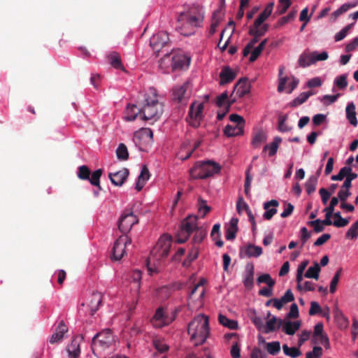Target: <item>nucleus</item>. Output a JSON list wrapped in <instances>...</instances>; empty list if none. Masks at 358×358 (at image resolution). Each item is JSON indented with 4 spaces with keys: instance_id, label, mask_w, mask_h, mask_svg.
<instances>
[{
    "instance_id": "f257e3e1",
    "label": "nucleus",
    "mask_w": 358,
    "mask_h": 358,
    "mask_svg": "<svg viewBox=\"0 0 358 358\" xmlns=\"http://www.w3.org/2000/svg\"><path fill=\"white\" fill-rule=\"evenodd\" d=\"M203 19V8L192 6L178 15L176 29L183 36H191L195 33L196 28L202 26Z\"/></svg>"
},
{
    "instance_id": "f03ea898",
    "label": "nucleus",
    "mask_w": 358,
    "mask_h": 358,
    "mask_svg": "<svg viewBox=\"0 0 358 358\" xmlns=\"http://www.w3.org/2000/svg\"><path fill=\"white\" fill-rule=\"evenodd\" d=\"M145 103L141 108L144 120H157L164 112V103L159 99L157 90L150 88L145 95Z\"/></svg>"
},
{
    "instance_id": "7ed1b4c3",
    "label": "nucleus",
    "mask_w": 358,
    "mask_h": 358,
    "mask_svg": "<svg viewBox=\"0 0 358 358\" xmlns=\"http://www.w3.org/2000/svg\"><path fill=\"white\" fill-rule=\"evenodd\" d=\"M187 333L195 346L203 345L210 334L208 317L203 314L195 317L189 323Z\"/></svg>"
},
{
    "instance_id": "20e7f679",
    "label": "nucleus",
    "mask_w": 358,
    "mask_h": 358,
    "mask_svg": "<svg viewBox=\"0 0 358 358\" xmlns=\"http://www.w3.org/2000/svg\"><path fill=\"white\" fill-rule=\"evenodd\" d=\"M221 166L214 161L196 162L189 170V176L192 180L206 179L220 173Z\"/></svg>"
},
{
    "instance_id": "39448f33",
    "label": "nucleus",
    "mask_w": 358,
    "mask_h": 358,
    "mask_svg": "<svg viewBox=\"0 0 358 358\" xmlns=\"http://www.w3.org/2000/svg\"><path fill=\"white\" fill-rule=\"evenodd\" d=\"M172 243V238L168 234H164L158 240L156 245L150 253V257L148 259L147 266L150 273L158 272L156 268L150 266V262L152 259L157 261L162 260L169 255Z\"/></svg>"
},
{
    "instance_id": "423d86ee",
    "label": "nucleus",
    "mask_w": 358,
    "mask_h": 358,
    "mask_svg": "<svg viewBox=\"0 0 358 358\" xmlns=\"http://www.w3.org/2000/svg\"><path fill=\"white\" fill-rule=\"evenodd\" d=\"M115 342L114 336L110 329H105L96 334L92 341V350L94 354H100L108 349Z\"/></svg>"
},
{
    "instance_id": "0eeeda50",
    "label": "nucleus",
    "mask_w": 358,
    "mask_h": 358,
    "mask_svg": "<svg viewBox=\"0 0 358 358\" xmlns=\"http://www.w3.org/2000/svg\"><path fill=\"white\" fill-rule=\"evenodd\" d=\"M197 228V217L194 215L187 217L182 221L176 235V242L178 243H185Z\"/></svg>"
},
{
    "instance_id": "6e6552de",
    "label": "nucleus",
    "mask_w": 358,
    "mask_h": 358,
    "mask_svg": "<svg viewBox=\"0 0 358 358\" xmlns=\"http://www.w3.org/2000/svg\"><path fill=\"white\" fill-rule=\"evenodd\" d=\"M102 173V169H99L91 174L90 169L85 165H82L78 167L77 176L79 179L83 180H89L91 185L98 187L99 189H101L100 178Z\"/></svg>"
},
{
    "instance_id": "1a4fd4ad",
    "label": "nucleus",
    "mask_w": 358,
    "mask_h": 358,
    "mask_svg": "<svg viewBox=\"0 0 358 358\" xmlns=\"http://www.w3.org/2000/svg\"><path fill=\"white\" fill-rule=\"evenodd\" d=\"M204 109V103L199 102H193L189 107L187 121L189 124L197 128L200 126L201 121L203 119V112Z\"/></svg>"
},
{
    "instance_id": "9d476101",
    "label": "nucleus",
    "mask_w": 358,
    "mask_h": 358,
    "mask_svg": "<svg viewBox=\"0 0 358 358\" xmlns=\"http://www.w3.org/2000/svg\"><path fill=\"white\" fill-rule=\"evenodd\" d=\"M153 139L152 131L149 128H142L134 134L133 141L135 145L141 150H145V147L150 145Z\"/></svg>"
},
{
    "instance_id": "9b49d317",
    "label": "nucleus",
    "mask_w": 358,
    "mask_h": 358,
    "mask_svg": "<svg viewBox=\"0 0 358 358\" xmlns=\"http://www.w3.org/2000/svg\"><path fill=\"white\" fill-rule=\"evenodd\" d=\"M131 244V238L127 236H120L114 243L112 250V259L120 260L126 254L125 248Z\"/></svg>"
},
{
    "instance_id": "f8f14e48",
    "label": "nucleus",
    "mask_w": 358,
    "mask_h": 358,
    "mask_svg": "<svg viewBox=\"0 0 358 358\" xmlns=\"http://www.w3.org/2000/svg\"><path fill=\"white\" fill-rule=\"evenodd\" d=\"M173 100L178 103H186L191 95L190 84L188 81L173 88Z\"/></svg>"
},
{
    "instance_id": "ddd939ff",
    "label": "nucleus",
    "mask_w": 358,
    "mask_h": 358,
    "mask_svg": "<svg viewBox=\"0 0 358 358\" xmlns=\"http://www.w3.org/2000/svg\"><path fill=\"white\" fill-rule=\"evenodd\" d=\"M138 222V217L132 212H124L119 220L118 228L122 233L127 234Z\"/></svg>"
},
{
    "instance_id": "4468645a",
    "label": "nucleus",
    "mask_w": 358,
    "mask_h": 358,
    "mask_svg": "<svg viewBox=\"0 0 358 358\" xmlns=\"http://www.w3.org/2000/svg\"><path fill=\"white\" fill-rule=\"evenodd\" d=\"M169 37L166 31H160L152 35L150 39V45L156 52H159L163 48L169 45Z\"/></svg>"
},
{
    "instance_id": "2eb2a0df",
    "label": "nucleus",
    "mask_w": 358,
    "mask_h": 358,
    "mask_svg": "<svg viewBox=\"0 0 358 358\" xmlns=\"http://www.w3.org/2000/svg\"><path fill=\"white\" fill-rule=\"evenodd\" d=\"M129 174V171L127 168H123L118 171L110 173L108 178L111 182L115 186H122L127 180Z\"/></svg>"
},
{
    "instance_id": "dca6fc26",
    "label": "nucleus",
    "mask_w": 358,
    "mask_h": 358,
    "mask_svg": "<svg viewBox=\"0 0 358 358\" xmlns=\"http://www.w3.org/2000/svg\"><path fill=\"white\" fill-rule=\"evenodd\" d=\"M190 59L184 55L172 56V71L180 70L189 66Z\"/></svg>"
},
{
    "instance_id": "f3484780",
    "label": "nucleus",
    "mask_w": 358,
    "mask_h": 358,
    "mask_svg": "<svg viewBox=\"0 0 358 358\" xmlns=\"http://www.w3.org/2000/svg\"><path fill=\"white\" fill-rule=\"evenodd\" d=\"M234 91L239 97H243L250 92V84L247 78H242L234 86Z\"/></svg>"
},
{
    "instance_id": "a211bd4d",
    "label": "nucleus",
    "mask_w": 358,
    "mask_h": 358,
    "mask_svg": "<svg viewBox=\"0 0 358 358\" xmlns=\"http://www.w3.org/2000/svg\"><path fill=\"white\" fill-rule=\"evenodd\" d=\"M236 76V73L233 71L229 66H224L220 73V85H224L231 83L235 79Z\"/></svg>"
},
{
    "instance_id": "6ab92c4d",
    "label": "nucleus",
    "mask_w": 358,
    "mask_h": 358,
    "mask_svg": "<svg viewBox=\"0 0 358 358\" xmlns=\"http://www.w3.org/2000/svg\"><path fill=\"white\" fill-rule=\"evenodd\" d=\"M279 205V203L277 200L272 199L269 201H267L264 203V208L265 209V212L263 215V217L265 220H271L273 216L276 214L277 209L276 207H278Z\"/></svg>"
},
{
    "instance_id": "aec40b11",
    "label": "nucleus",
    "mask_w": 358,
    "mask_h": 358,
    "mask_svg": "<svg viewBox=\"0 0 358 358\" xmlns=\"http://www.w3.org/2000/svg\"><path fill=\"white\" fill-rule=\"evenodd\" d=\"M82 340L83 337L81 336H75L72 339L71 344L67 348V351L70 357L78 358L80 353V344Z\"/></svg>"
},
{
    "instance_id": "412c9836",
    "label": "nucleus",
    "mask_w": 358,
    "mask_h": 358,
    "mask_svg": "<svg viewBox=\"0 0 358 358\" xmlns=\"http://www.w3.org/2000/svg\"><path fill=\"white\" fill-rule=\"evenodd\" d=\"M68 328L66 327L64 322L62 320L57 327L56 328L55 332L52 335L50 338V343L52 344H55L60 342L63 337L64 334L67 332Z\"/></svg>"
},
{
    "instance_id": "4be33fe9",
    "label": "nucleus",
    "mask_w": 358,
    "mask_h": 358,
    "mask_svg": "<svg viewBox=\"0 0 358 358\" xmlns=\"http://www.w3.org/2000/svg\"><path fill=\"white\" fill-rule=\"evenodd\" d=\"M102 302V294L99 292H93L90 297L88 306L90 308L91 315H94V313L99 309Z\"/></svg>"
},
{
    "instance_id": "5701e85b",
    "label": "nucleus",
    "mask_w": 358,
    "mask_h": 358,
    "mask_svg": "<svg viewBox=\"0 0 358 358\" xmlns=\"http://www.w3.org/2000/svg\"><path fill=\"white\" fill-rule=\"evenodd\" d=\"M294 300V294L291 289H287L280 299H273V306L278 310H280L285 303Z\"/></svg>"
},
{
    "instance_id": "b1692460",
    "label": "nucleus",
    "mask_w": 358,
    "mask_h": 358,
    "mask_svg": "<svg viewBox=\"0 0 358 358\" xmlns=\"http://www.w3.org/2000/svg\"><path fill=\"white\" fill-rule=\"evenodd\" d=\"M255 268L252 264H248L245 267V274L243 284L246 289H251L253 287Z\"/></svg>"
},
{
    "instance_id": "393cba45",
    "label": "nucleus",
    "mask_w": 358,
    "mask_h": 358,
    "mask_svg": "<svg viewBox=\"0 0 358 358\" xmlns=\"http://www.w3.org/2000/svg\"><path fill=\"white\" fill-rule=\"evenodd\" d=\"M282 324V320L278 319L275 316H273L269 320L266 322V324L264 326V329H263V332L265 334L273 332L279 329Z\"/></svg>"
},
{
    "instance_id": "a878e982",
    "label": "nucleus",
    "mask_w": 358,
    "mask_h": 358,
    "mask_svg": "<svg viewBox=\"0 0 358 358\" xmlns=\"http://www.w3.org/2000/svg\"><path fill=\"white\" fill-rule=\"evenodd\" d=\"M266 139V133L262 129H258L252 134L251 145L254 148H259Z\"/></svg>"
},
{
    "instance_id": "bb28decb",
    "label": "nucleus",
    "mask_w": 358,
    "mask_h": 358,
    "mask_svg": "<svg viewBox=\"0 0 358 358\" xmlns=\"http://www.w3.org/2000/svg\"><path fill=\"white\" fill-rule=\"evenodd\" d=\"M243 251L248 257H258L262 254V248L253 244H248L241 249V252Z\"/></svg>"
},
{
    "instance_id": "cd10ccee",
    "label": "nucleus",
    "mask_w": 358,
    "mask_h": 358,
    "mask_svg": "<svg viewBox=\"0 0 358 358\" xmlns=\"http://www.w3.org/2000/svg\"><path fill=\"white\" fill-rule=\"evenodd\" d=\"M238 222L237 218H232L230 220L229 225L227 229L225 237L227 240L231 241L236 237V234L238 231Z\"/></svg>"
},
{
    "instance_id": "c85d7f7f",
    "label": "nucleus",
    "mask_w": 358,
    "mask_h": 358,
    "mask_svg": "<svg viewBox=\"0 0 358 358\" xmlns=\"http://www.w3.org/2000/svg\"><path fill=\"white\" fill-rule=\"evenodd\" d=\"M244 133V128L241 125H227L224 129V134L227 137L241 136Z\"/></svg>"
},
{
    "instance_id": "c756f323",
    "label": "nucleus",
    "mask_w": 358,
    "mask_h": 358,
    "mask_svg": "<svg viewBox=\"0 0 358 358\" xmlns=\"http://www.w3.org/2000/svg\"><path fill=\"white\" fill-rule=\"evenodd\" d=\"M345 113L346 118L349 122L354 127H356L357 125V120L356 117L355 106L353 102L348 103L345 108Z\"/></svg>"
},
{
    "instance_id": "7c9ffc66",
    "label": "nucleus",
    "mask_w": 358,
    "mask_h": 358,
    "mask_svg": "<svg viewBox=\"0 0 358 358\" xmlns=\"http://www.w3.org/2000/svg\"><path fill=\"white\" fill-rule=\"evenodd\" d=\"M274 3H269L264 8V11L261 13L258 17L255 20V26H260L263 22L270 16L273 8Z\"/></svg>"
},
{
    "instance_id": "2f4dec72",
    "label": "nucleus",
    "mask_w": 358,
    "mask_h": 358,
    "mask_svg": "<svg viewBox=\"0 0 358 358\" xmlns=\"http://www.w3.org/2000/svg\"><path fill=\"white\" fill-rule=\"evenodd\" d=\"M313 64V52L305 51L299 57V64L301 67H306Z\"/></svg>"
},
{
    "instance_id": "473e14b6",
    "label": "nucleus",
    "mask_w": 358,
    "mask_h": 358,
    "mask_svg": "<svg viewBox=\"0 0 358 358\" xmlns=\"http://www.w3.org/2000/svg\"><path fill=\"white\" fill-rule=\"evenodd\" d=\"M138 113H141V108H138L134 104H129L125 110L124 119L127 121H133L136 118Z\"/></svg>"
},
{
    "instance_id": "72a5a7b5",
    "label": "nucleus",
    "mask_w": 358,
    "mask_h": 358,
    "mask_svg": "<svg viewBox=\"0 0 358 358\" xmlns=\"http://www.w3.org/2000/svg\"><path fill=\"white\" fill-rule=\"evenodd\" d=\"M300 322H283L282 331L288 335H293L299 329Z\"/></svg>"
},
{
    "instance_id": "f704fd0d",
    "label": "nucleus",
    "mask_w": 358,
    "mask_h": 358,
    "mask_svg": "<svg viewBox=\"0 0 358 358\" xmlns=\"http://www.w3.org/2000/svg\"><path fill=\"white\" fill-rule=\"evenodd\" d=\"M282 139L280 137H275L271 143L266 145L264 147L263 152L268 150V155L270 157L275 155L277 152L279 144L280 143Z\"/></svg>"
},
{
    "instance_id": "c9c22d12",
    "label": "nucleus",
    "mask_w": 358,
    "mask_h": 358,
    "mask_svg": "<svg viewBox=\"0 0 358 358\" xmlns=\"http://www.w3.org/2000/svg\"><path fill=\"white\" fill-rule=\"evenodd\" d=\"M159 67L166 73L172 71V56L170 54H166L164 57L161 59Z\"/></svg>"
},
{
    "instance_id": "e433bc0d",
    "label": "nucleus",
    "mask_w": 358,
    "mask_h": 358,
    "mask_svg": "<svg viewBox=\"0 0 358 358\" xmlns=\"http://www.w3.org/2000/svg\"><path fill=\"white\" fill-rule=\"evenodd\" d=\"M218 320L220 324L225 327H228L230 329H236L238 328V323L236 321L230 320L222 314L219 315Z\"/></svg>"
},
{
    "instance_id": "4c0bfd02",
    "label": "nucleus",
    "mask_w": 358,
    "mask_h": 358,
    "mask_svg": "<svg viewBox=\"0 0 358 358\" xmlns=\"http://www.w3.org/2000/svg\"><path fill=\"white\" fill-rule=\"evenodd\" d=\"M268 25L266 24H262L260 26H255V22L252 27L250 28L249 34L250 35H257V36H262L266 32L268 31Z\"/></svg>"
},
{
    "instance_id": "58836bf2",
    "label": "nucleus",
    "mask_w": 358,
    "mask_h": 358,
    "mask_svg": "<svg viewBox=\"0 0 358 358\" xmlns=\"http://www.w3.org/2000/svg\"><path fill=\"white\" fill-rule=\"evenodd\" d=\"M108 62L115 69H123L122 64L121 62L120 56L116 52L110 53L108 56Z\"/></svg>"
},
{
    "instance_id": "ea45409f",
    "label": "nucleus",
    "mask_w": 358,
    "mask_h": 358,
    "mask_svg": "<svg viewBox=\"0 0 358 358\" xmlns=\"http://www.w3.org/2000/svg\"><path fill=\"white\" fill-rule=\"evenodd\" d=\"M355 6H357L356 2L343 3L339 8L332 13L331 16L334 20H336L341 15L347 12L349 9L355 8Z\"/></svg>"
},
{
    "instance_id": "a19ab883",
    "label": "nucleus",
    "mask_w": 358,
    "mask_h": 358,
    "mask_svg": "<svg viewBox=\"0 0 358 358\" xmlns=\"http://www.w3.org/2000/svg\"><path fill=\"white\" fill-rule=\"evenodd\" d=\"M330 310L328 306L321 307L320 304L315 302V315H318L327 319V321L330 319Z\"/></svg>"
},
{
    "instance_id": "79ce46f5",
    "label": "nucleus",
    "mask_w": 358,
    "mask_h": 358,
    "mask_svg": "<svg viewBox=\"0 0 358 358\" xmlns=\"http://www.w3.org/2000/svg\"><path fill=\"white\" fill-rule=\"evenodd\" d=\"M234 102V100H228V94L227 92L222 93L216 99V105L220 108H226L227 103H230L231 106Z\"/></svg>"
},
{
    "instance_id": "37998d69",
    "label": "nucleus",
    "mask_w": 358,
    "mask_h": 358,
    "mask_svg": "<svg viewBox=\"0 0 358 358\" xmlns=\"http://www.w3.org/2000/svg\"><path fill=\"white\" fill-rule=\"evenodd\" d=\"M315 345H321L324 347L325 349L330 348L329 339L326 333H320L316 336V342Z\"/></svg>"
},
{
    "instance_id": "c03bdc74",
    "label": "nucleus",
    "mask_w": 358,
    "mask_h": 358,
    "mask_svg": "<svg viewBox=\"0 0 358 358\" xmlns=\"http://www.w3.org/2000/svg\"><path fill=\"white\" fill-rule=\"evenodd\" d=\"M358 237V220L353 223L345 233L347 239L355 240Z\"/></svg>"
},
{
    "instance_id": "a18cd8bd",
    "label": "nucleus",
    "mask_w": 358,
    "mask_h": 358,
    "mask_svg": "<svg viewBox=\"0 0 358 358\" xmlns=\"http://www.w3.org/2000/svg\"><path fill=\"white\" fill-rule=\"evenodd\" d=\"M117 157L120 160H127L129 158V152L127 146L120 143L116 150Z\"/></svg>"
},
{
    "instance_id": "49530a36",
    "label": "nucleus",
    "mask_w": 358,
    "mask_h": 358,
    "mask_svg": "<svg viewBox=\"0 0 358 358\" xmlns=\"http://www.w3.org/2000/svg\"><path fill=\"white\" fill-rule=\"evenodd\" d=\"M192 242L194 245L198 243H201L206 236L207 232L205 229L198 227L195 231Z\"/></svg>"
},
{
    "instance_id": "de8ad7c7",
    "label": "nucleus",
    "mask_w": 358,
    "mask_h": 358,
    "mask_svg": "<svg viewBox=\"0 0 358 358\" xmlns=\"http://www.w3.org/2000/svg\"><path fill=\"white\" fill-rule=\"evenodd\" d=\"M340 96V94L334 95H324L322 96L317 97V99L324 106H329L334 103L338 98Z\"/></svg>"
},
{
    "instance_id": "09e8293b",
    "label": "nucleus",
    "mask_w": 358,
    "mask_h": 358,
    "mask_svg": "<svg viewBox=\"0 0 358 358\" xmlns=\"http://www.w3.org/2000/svg\"><path fill=\"white\" fill-rule=\"evenodd\" d=\"M312 95V91L301 93L298 97L294 99L291 103V106H297L304 103L308 98Z\"/></svg>"
},
{
    "instance_id": "8fccbe9b",
    "label": "nucleus",
    "mask_w": 358,
    "mask_h": 358,
    "mask_svg": "<svg viewBox=\"0 0 358 358\" xmlns=\"http://www.w3.org/2000/svg\"><path fill=\"white\" fill-rule=\"evenodd\" d=\"M282 350L284 353L287 355L290 356L292 358H296L301 355V352L300 350L296 347L289 348L287 345H282Z\"/></svg>"
},
{
    "instance_id": "3c124183",
    "label": "nucleus",
    "mask_w": 358,
    "mask_h": 358,
    "mask_svg": "<svg viewBox=\"0 0 358 358\" xmlns=\"http://www.w3.org/2000/svg\"><path fill=\"white\" fill-rule=\"evenodd\" d=\"M258 284L265 283L270 287H273L275 280L272 279L268 273H264L259 275L257 280Z\"/></svg>"
},
{
    "instance_id": "603ef678",
    "label": "nucleus",
    "mask_w": 358,
    "mask_h": 358,
    "mask_svg": "<svg viewBox=\"0 0 358 358\" xmlns=\"http://www.w3.org/2000/svg\"><path fill=\"white\" fill-rule=\"evenodd\" d=\"M153 321L161 322L162 325H166L169 323L166 317L164 315V309L162 308H159L156 310L155 314L153 316Z\"/></svg>"
},
{
    "instance_id": "864d4df0",
    "label": "nucleus",
    "mask_w": 358,
    "mask_h": 358,
    "mask_svg": "<svg viewBox=\"0 0 358 358\" xmlns=\"http://www.w3.org/2000/svg\"><path fill=\"white\" fill-rule=\"evenodd\" d=\"M266 344L268 352L272 355H275L280 350V344L278 341H273Z\"/></svg>"
},
{
    "instance_id": "5fc2aeb1",
    "label": "nucleus",
    "mask_w": 358,
    "mask_h": 358,
    "mask_svg": "<svg viewBox=\"0 0 358 358\" xmlns=\"http://www.w3.org/2000/svg\"><path fill=\"white\" fill-rule=\"evenodd\" d=\"M354 25V23L351 24H348L343 27L341 31H339L338 33L336 34L334 36L335 41L338 42L346 37L348 35V33L349 30L351 29V27Z\"/></svg>"
},
{
    "instance_id": "6e6d98bb",
    "label": "nucleus",
    "mask_w": 358,
    "mask_h": 358,
    "mask_svg": "<svg viewBox=\"0 0 358 358\" xmlns=\"http://www.w3.org/2000/svg\"><path fill=\"white\" fill-rule=\"evenodd\" d=\"M342 271V268H339L336 273L334 274L333 278L331 280L330 286H329V292L333 294L336 290V286L339 281L340 275Z\"/></svg>"
},
{
    "instance_id": "4d7b16f0",
    "label": "nucleus",
    "mask_w": 358,
    "mask_h": 358,
    "mask_svg": "<svg viewBox=\"0 0 358 358\" xmlns=\"http://www.w3.org/2000/svg\"><path fill=\"white\" fill-rule=\"evenodd\" d=\"M336 85L340 90H343L348 86L347 76L345 74L338 76L334 80Z\"/></svg>"
},
{
    "instance_id": "13d9d810",
    "label": "nucleus",
    "mask_w": 358,
    "mask_h": 358,
    "mask_svg": "<svg viewBox=\"0 0 358 358\" xmlns=\"http://www.w3.org/2000/svg\"><path fill=\"white\" fill-rule=\"evenodd\" d=\"M291 4L292 2L290 0H279V4L277 7L278 13L280 15L285 13Z\"/></svg>"
},
{
    "instance_id": "bf43d9fd",
    "label": "nucleus",
    "mask_w": 358,
    "mask_h": 358,
    "mask_svg": "<svg viewBox=\"0 0 358 358\" xmlns=\"http://www.w3.org/2000/svg\"><path fill=\"white\" fill-rule=\"evenodd\" d=\"M297 287L300 290L312 291L313 290V284L309 281H303V276H301L300 283L297 282Z\"/></svg>"
},
{
    "instance_id": "052dcab7",
    "label": "nucleus",
    "mask_w": 358,
    "mask_h": 358,
    "mask_svg": "<svg viewBox=\"0 0 358 358\" xmlns=\"http://www.w3.org/2000/svg\"><path fill=\"white\" fill-rule=\"evenodd\" d=\"M308 264V260H303L298 266L296 273V282L300 283L301 276L303 275V272Z\"/></svg>"
},
{
    "instance_id": "680f3d73",
    "label": "nucleus",
    "mask_w": 358,
    "mask_h": 358,
    "mask_svg": "<svg viewBox=\"0 0 358 358\" xmlns=\"http://www.w3.org/2000/svg\"><path fill=\"white\" fill-rule=\"evenodd\" d=\"M296 13L297 11L294 10L289 12L287 15L281 17L278 22V25L282 26L288 22L292 20L296 17Z\"/></svg>"
},
{
    "instance_id": "e2e57ef3",
    "label": "nucleus",
    "mask_w": 358,
    "mask_h": 358,
    "mask_svg": "<svg viewBox=\"0 0 358 358\" xmlns=\"http://www.w3.org/2000/svg\"><path fill=\"white\" fill-rule=\"evenodd\" d=\"M153 345L157 352L162 354L166 352L169 350V346L166 344L157 340L153 341Z\"/></svg>"
},
{
    "instance_id": "0e129e2a",
    "label": "nucleus",
    "mask_w": 358,
    "mask_h": 358,
    "mask_svg": "<svg viewBox=\"0 0 358 358\" xmlns=\"http://www.w3.org/2000/svg\"><path fill=\"white\" fill-rule=\"evenodd\" d=\"M229 120L236 123V125H241L242 128H244L245 122L242 116L238 114H231L229 116Z\"/></svg>"
},
{
    "instance_id": "69168bd1",
    "label": "nucleus",
    "mask_w": 358,
    "mask_h": 358,
    "mask_svg": "<svg viewBox=\"0 0 358 358\" xmlns=\"http://www.w3.org/2000/svg\"><path fill=\"white\" fill-rule=\"evenodd\" d=\"M200 205L199 207V211L202 213V217H204L207 213L210 211V207L206 205V201L202 199H199Z\"/></svg>"
},
{
    "instance_id": "338daca9",
    "label": "nucleus",
    "mask_w": 358,
    "mask_h": 358,
    "mask_svg": "<svg viewBox=\"0 0 358 358\" xmlns=\"http://www.w3.org/2000/svg\"><path fill=\"white\" fill-rule=\"evenodd\" d=\"M299 317V308L296 303H292L290 310L287 315V317L290 319H295Z\"/></svg>"
},
{
    "instance_id": "774afa93",
    "label": "nucleus",
    "mask_w": 358,
    "mask_h": 358,
    "mask_svg": "<svg viewBox=\"0 0 358 358\" xmlns=\"http://www.w3.org/2000/svg\"><path fill=\"white\" fill-rule=\"evenodd\" d=\"M350 195L351 192L350 189L341 188L338 192V196L341 201V203L345 201Z\"/></svg>"
}]
</instances>
